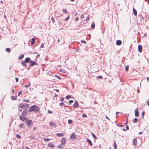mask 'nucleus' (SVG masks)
Returning a JSON list of instances; mask_svg holds the SVG:
<instances>
[{"mask_svg":"<svg viewBox=\"0 0 149 149\" xmlns=\"http://www.w3.org/2000/svg\"><path fill=\"white\" fill-rule=\"evenodd\" d=\"M63 11L65 13H67V11L66 9H64L63 10Z\"/></svg>","mask_w":149,"mask_h":149,"instance_id":"f704fd0d","label":"nucleus"},{"mask_svg":"<svg viewBox=\"0 0 149 149\" xmlns=\"http://www.w3.org/2000/svg\"><path fill=\"white\" fill-rule=\"evenodd\" d=\"M48 112L49 113H52V112L49 110H48Z\"/></svg>","mask_w":149,"mask_h":149,"instance_id":"37998d69","label":"nucleus"},{"mask_svg":"<svg viewBox=\"0 0 149 149\" xmlns=\"http://www.w3.org/2000/svg\"><path fill=\"white\" fill-rule=\"evenodd\" d=\"M40 110L39 107L36 105H33L31 106L29 108V111L31 112L34 111L36 113H37Z\"/></svg>","mask_w":149,"mask_h":149,"instance_id":"f257e3e1","label":"nucleus"},{"mask_svg":"<svg viewBox=\"0 0 149 149\" xmlns=\"http://www.w3.org/2000/svg\"><path fill=\"white\" fill-rule=\"evenodd\" d=\"M122 43V42L120 40H118L116 42V44L118 45H120Z\"/></svg>","mask_w":149,"mask_h":149,"instance_id":"9d476101","label":"nucleus"},{"mask_svg":"<svg viewBox=\"0 0 149 149\" xmlns=\"http://www.w3.org/2000/svg\"><path fill=\"white\" fill-rule=\"evenodd\" d=\"M37 129V128L36 127H34L33 128V130H36Z\"/></svg>","mask_w":149,"mask_h":149,"instance_id":"bf43d9fd","label":"nucleus"},{"mask_svg":"<svg viewBox=\"0 0 149 149\" xmlns=\"http://www.w3.org/2000/svg\"><path fill=\"white\" fill-rule=\"evenodd\" d=\"M98 77L99 79H102V77L101 76H99Z\"/></svg>","mask_w":149,"mask_h":149,"instance_id":"09e8293b","label":"nucleus"},{"mask_svg":"<svg viewBox=\"0 0 149 149\" xmlns=\"http://www.w3.org/2000/svg\"><path fill=\"white\" fill-rule=\"evenodd\" d=\"M35 39L34 38H33L31 41V43L32 45H33L35 43Z\"/></svg>","mask_w":149,"mask_h":149,"instance_id":"aec40b11","label":"nucleus"},{"mask_svg":"<svg viewBox=\"0 0 149 149\" xmlns=\"http://www.w3.org/2000/svg\"><path fill=\"white\" fill-rule=\"evenodd\" d=\"M95 23L94 22H93V24H91V27L92 29H94L95 28Z\"/></svg>","mask_w":149,"mask_h":149,"instance_id":"393cba45","label":"nucleus"},{"mask_svg":"<svg viewBox=\"0 0 149 149\" xmlns=\"http://www.w3.org/2000/svg\"><path fill=\"white\" fill-rule=\"evenodd\" d=\"M89 19V16H88L87 17L86 19V20L87 21H88Z\"/></svg>","mask_w":149,"mask_h":149,"instance_id":"c03bdc74","label":"nucleus"},{"mask_svg":"<svg viewBox=\"0 0 149 149\" xmlns=\"http://www.w3.org/2000/svg\"><path fill=\"white\" fill-rule=\"evenodd\" d=\"M27 111L26 110H24L22 113V115L23 116H25L26 113Z\"/></svg>","mask_w":149,"mask_h":149,"instance_id":"6ab92c4d","label":"nucleus"},{"mask_svg":"<svg viewBox=\"0 0 149 149\" xmlns=\"http://www.w3.org/2000/svg\"><path fill=\"white\" fill-rule=\"evenodd\" d=\"M49 139L48 138H45L44 139V141H49Z\"/></svg>","mask_w":149,"mask_h":149,"instance_id":"4c0bfd02","label":"nucleus"},{"mask_svg":"<svg viewBox=\"0 0 149 149\" xmlns=\"http://www.w3.org/2000/svg\"><path fill=\"white\" fill-rule=\"evenodd\" d=\"M44 47V44L43 43H42L41 44L40 47L43 48Z\"/></svg>","mask_w":149,"mask_h":149,"instance_id":"de8ad7c7","label":"nucleus"},{"mask_svg":"<svg viewBox=\"0 0 149 149\" xmlns=\"http://www.w3.org/2000/svg\"><path fill=\"white\" fill-rule=\"evenodd\" d=\"M19 126L21 128H22L24 127V124H21L19 125Z\"/></svg>","mask_w":149,"mask_h":149,"instance_id":"473e14b6","label":"nucleus"},{"mask_svg":"<svg viewBox=\"0 0 149 149\" xmlns=\"http://www.w3.org/2000/svg\"><path fill=\"white\" fill-rule=\"evenodd\" d=\"M148 105L149 106V101L147 103Z\"/></svg>","mask_w":149,"mask_h":149,"instance_id":"338daca9","label":"nucleus"},{"mask_svg":"<svg viewBox=\"0 0 149 149\" xmlns=\"http://www.w3.org/2000/svg\"><path fill=\"white\" fill-rule=\"evenodd\" d=\"M6 52H10L11 49L10 48H7L6 49Z\"/></svg>","mask_w":149,"mask_h":149,"instance_id":"5701e85b","label":"nucleus"},{"mask_svg":"<svg viewBox=\"0 0 149 149\" xmlns=\"http://www.w3.org/2000/svg\"><path fill=\"white\" fill-rule=\"evenodd\" d=\"M73 102V101L72 100H70L69 101V102L70 104L72 103Z\"/></svg>","mask_w":149,"mask_h":149,"instance_id":"a19ab883","label":"nucleus"},{"mask_svg":"<svg viewBox=\"0 0 149 149\" xmlns=\"http://www.w3.org/2000/svg\"><path fill=\"white\" fill-rule=\"evenodd\" d=\"M92 135L93 137L94 138V139H97L96 136H95V134L93 133H92Z\"/></svg>","mask_w":149,"mask_h":149,"instance_id":"b1692460","label":"nucleus"},{"mask_svg":"<svg viewBox=\"0 0 149 149\" xmlns=\"http://www.w3.org/2000/svg\"><path fill=\"white\" fill-rule=\"evenodd\" d=\"M50 125L54 127H56V124L54 122H51L50 123Z\"/></svg>","mask_w":149,"mask_h":149,"instance_id":"f8f14e48","label":"nucleus"},{"mask_svg":"<svg viewBox=\"0 0 149 149\" xmlns=\"http://www.w3.org/2000/svg\"><path fill=\"white\" fill-rule=\"evenodd\" d=\"M60 70L61 72L63 73H64L65 72V70L63 69H61Z\"/></svg>","mask_w":149,"mask_h":149,"instance_id":"72a5a7b5","label":"nucleus"},{"mask_svg":"<svg viewBox=\"0 0 149 149\" xmlns=\"http://www.w3.org/2000/svg\"><path fill=\"white\" fill-rule=\"evenodd\" d=\"M116 125H117L118 126H119L121 127H123L124 126V125H119L118 124H117Z\"/></svg>","mask_w":149,"mask_h":149,"instance_id":"79ce46f5","label":"nucleus"},{"mask_svg":"<svg viewBox=\"0 0 149 149\" xmlns=\"http://www.w3.org/2000/svg\"><path fill=\"white\" fill-rule=\"evenodd\" d=\"M26 123L28 126L29 127L31 125V124L32 123V121L31 120H27Z\"/></svg>","mask_w":149,"mask_h":149,"instance_id":"39448f33","label":"nucleus"},{"mask_svg":"<svg viewBox=\"0 0 149 149\" xmlns=\"http://www.w3.org/2000/svg\"><path fill=\"white\" fill-rule=\"evenodd\" d=\"M70 138L71 139H72L73 140H75L76 139L75 136L73 133L71 134V136H70Z\"/></svg>","mask_w":149,"mask_h":149,"instance_id":"0eeeda50","label":"nucleus"},{"mask_svg":"<svg viewBox=\"0 0 149 149\" xmlns=\"http://www.w3.org/2000/svg\"><path fill=\"white\" fill-rule=\"evenodd\" d=\"M11 92L12 93H13L14 92V89H12L11 91Z\"/></svg>","mask_w":149,"mask_h":149,"instance_id":"864d4df0","label":"nucleus"},{"mask_svg":"<svg viewBox=\"0 0 149 149\" xmlns=\"http://www.w3.org/2000/svg\"><path fill=\"white\" fill-rule=\"evenodd\" d=\"M147 81H148V82H149V77H148V78H147Z\"/></svg>","mask_w":149,"mask_h":149,"instance_id":"e2e57ef3","label":"nucleus"},{"mask_svg":"<svg viewBox=\"0 0 149 149\" xmlns=\"http://www.w3.org/2000/svg\"><path fill=\"white\" fill-rule=\"evenodd\" d=\"M81 42L84 43H86V42L84 40H81Z\"/></svg>","mask_w":149,"mask_h":149,"instance_id":"a18cd8bd","label":"nucleus"},{"mask_svg":"<svg viewBox=\"0 0 149 149\" xmlns=\"http://www.w3.org/2000/svg\"><path fill=\"white\" fill-rule=\"evenodd\" d=\"M86 140L88 142L90 146H92V143L91 140L88 139H87Z\"/></svg>","mask_w":149,"mask_h":149,"instance_id":"1a4fd4ad","label":"nucleus"},{"mask_svg":"<svg viewBox=\"0 0 149 149\" xmlns=\"http://www.w3.org/2000/svg\"><path fill=\"white\" fill-rule=\"evenodd\" d=\"M128 68H129V66H127L125 67V70L126 71H128Z\"/></svg>","mask_w":149,"mask_h":149,"instance_id":"e433bc0d","label":"nucleus"},{"mask_svg":"<svg viewBox=\"0 0 149 149\" xmlns=\"http://www.w3.org/2000/svg\"><path fill=\"white\" fill-rule=\"evenodd\" d=\"M143 134V132H140L139 133V134Z\"/></svg>","mask_w":149,"mask_h":149,"instance_id":"052dcab7","label":"nucleus"},{"mask_svg":"<svg viewBox=\"0 0 149 149\" xmlns=\"http://www.w3.org/2000/svg\"><path fill=\"white\" fill-rule=\"evenodd\" d=\"M137 120H138V119L137 118H135L133 120V122L134 123H135L137 122Z\"/></svg>","mask_w":149,"mask_h":149,"instance_id":"7c9ffc66","label":"nucleus"},{"mask_svg":"<svg viewBox=\"0 0 149 149\" xmlns=\"http://www.w3.org/2000/svg\"><path fill=\"white\" fill-rule=\"evenodd\" d=\"M63 104H64L63 103H61L60 104V105L61 106H63Z\"/></svg>","mask_w":149,"mask_h":149,"instance_id":"3c124183","label":"nucleus"},{"mask_svg":"<svg viewBox=\"0 0 149 149\" xmlns=\"http://www.w3.org/2000/svg\"><path fill=\"white\" fill-rule=\"evenodd\" d=\"M26 62H25L24 61H23L22 63V64L24 66H26Z\"/></svg>","mask_w":149,"mask_h":149,"instance_id":"c756f323","label":"nucleus"},{"mask_svg":"<svg viewBox=\"0 0 149 149\" xmlns=\"http://www.w3.org/2000/svg\"><path fill=\"white\" fill-rule=\"evenodd\" d=\"M48 146L51 148H52L54 147V145L52 143H50L48 144Z\"/></svg>","mask_w":149,"mask_h":149,"instance_id":"2eb2a0df","label":"nucleus"},{"mask_svg":"<svg viewBox=\"0 0 149 149\" xmlns=\"http://www.w3.org/2000/svg\"><path fill=\"white\" fill-rule=\"evenodd\" d=\"M69 17H67L66 18H65V20H66V21H67V20L68 19H69Z\"/></svg>","mask_w":149,"mask_h":149,"instance_id":"603ef678","label":"nucleus"},{"mask_svg":"<svg viewBox=\"0 0 149 149\" xmlns=\"http://www.w3.org/2000/svg\"><path fill=\"white\" fill-rule=\"evenodd\" d=\"M64 100V98L63 97H62L61 99V101L62 102H63V101Z\"/></svg>","mask_w":149,"mask_h":149,"instance_id":"8fccbe9b","label":"nucleus"},{"mask_svg":"<svg viewBox=\"0 0 149 149\" xmlns=\"http://www.w3.org/2000/svg\"><path fill=\"white\" fill-rule=\"evenodd\" d=\"M133 10L134 14L135 16L137 14L136 10L134 8H133Z\"/></svg>","mask_w":149,"mask_h":149,"instance_id":"9b49d317","label":"nucleus"},{"mask_svg":"<svg viewBox=\"0 0 149 149\" xmlns=\"http://www.w3.org/2000/svg\"><path fill=\"white\" fill-rule=\"evenodd\" d=\"M16 137L18 139H19L20 138V136L18 134H17L16 135Z\"/></svg>","mask_w":149,"mask_h":149,"instance_id":"58836bf2","label":"nucleus"},{"mask_svg":"<svg viewBox=\"0 0 149 149\" xmlns=\"http://www.w3.org/2000/svg\"><path fill=\"white\" fill-rule=\"evenodd\" d=\"M134 112H135V115L136 117H139V111L138 110V109L137 108H136L135 110H134Z\"/></svg>","mask_w":149,"mask_h":149,"instance_id":"7ed1b4c3","label":"nucleus"},{"mask_svg":"<svg viewBox=\"0 0 149 149\" xmlns=\"http://www.w3.org/2000/svg\"><path fill=\"white\" fill-rule=\"evenodd\" d=\"M30 60V59L29 58H26L25 60L24 61L26 63H28Z\"/></svg>","mask_w":149,"mask_h":149,"instance_id":"ddd939ff","label":"nucleus"},{"mask_svg":"<svg viewBox=\"0 0 149 149\" xmlns=\"http://www.w3.org/2000/svg\"><path fill=\"white\" fill-rule=\"evenodd\" d=\"M11 99L13 100H15L17 99V97L16 96H13L12 95L11 96Z\"/></svg>","mask_w":149,"mask_h":149,"instance_id":"a211bd4d","label":"nucleus"},{"mask_svg":"<svg viewBox=\"0 0 149 149\" xmlns=\"http://www.w3.org/2000/svg\"><path fill=\"white\" fill-rule=\"evenodd\" d=\"M24 106V105L23 104H21L19 105L18 108L19 109H20V108H23Z\"/></svg>","mask_w":149,"mask_h":149,"instance_id":"6e6552de","label":"nucleus"},{"mask_svg":"<svg viewBox=\"0 0 149 149\" xmlns=\"http://www.w3.org/2000/svg\"><path fill=\"white\" fill-rule=\"evenodd\" d=\"M144 113H145L144 111H143L142 112V116H143H143H144Z\"/></svg>","mask_w":149,"mask_h":149,"instance_id":"4d7b16f0","label":"nucleus"},{"mask_svg":"<svg viewBox=\"0 0 149 149\" xmlns=\"http://www.w3.org/2000/svg\"><path fill=\"white\" fill-rule=\"evenodd\" d=\"M22 91H19L18 93V95L19 96H20V95L22 94Z\"/></svg>","mask_w":149,"mask_h":149,"instance_id":"c85d7f7f","label":"nucleus"},{"mask_svg":"<svg viewBox=\"0 0 149 149\" xmlns=\"http://www.w3.org/2000/svg\"><path fill=\"white\" fill-rule=\"evenodd\" d=\"M51 19H52V21L53 23H54V22H55V20L54 19V18H53V17H52Z\"/></svg>","mask_w":149,"mask_h":149,"instance_id":"ea45409f","label":"nucleus"},{"mask_svg":"<svg viewBox=\"0 0 149 149\" xmlns=\"http://www.w3.org/2000/svg\"><path fill=\"white\" fill-rule=\"evenodd\" d=\"M84 16L83 15H82L81 16V18L83 19V18H84Z\"/></svg>","mask_w":149,"mask_h":149,"instance_id":"5fc2aeb1","label":"nucleus"},{"mask_svg":"<svg viewBox=\"0 0 149 149\" xmlns=\"http://www.w3.org/2000/svg\"><path fill=\"white\" fill-rule=\"evenodd\" d=\"M64 134L62 133H58L56 134V135L59 137H61L63 136Z\"/></svg>","mask_w":149,"mask_h":149,"instance_id":"dca6fc26","label":"nucleus"},{"mask_svg":"<svg viewBox=\"0 0 149 149\" xmlns=\"http://www.w3.org/2000/svg\"><path fill=\"white\" fill-rule=\"evenodd\" d=\"M71 97V95H68L66 97V98L67 99H69Z\"/></svg>","mask_w":149,"mask_h":149,"instance_id":"c9c22d12","label":"nucleus"},{"mask_svg":"<svg viewBox=\"0 0 149 149\" xmlns=\"http://www.w3.org/2000/svg\"><path fill=\"white\" fill-rule=\"evenodd\" d=\"M127 123V121H126V123H125V125H126Z\"/></svg>","mask_w":149,"mask_h":149,"instance_id":"774afa93","label":"nucleus"},{"mask_svg":"<svg viewBox=\"0 0 149 149\" xmlns=\"http://www.w3.org/2000/svg\"><path fill=\"white\" fill-rule=\"evenodd\" d=\"M114 148L115 149H116L117 145L115 141L114 142Z\"/></svg>","mask_w":149,"mask_h":149,"instance_id":"bb28decb","label":"nucleus"},{"mask_svg":"<svg viewBox=\"0 0 149 149\" xmlns=\"http://www.w3.org/2000/svg\"><path fill=\"white\" fill-rule=\"evenodd\" d=\"M78 106V103L77 101L75 102L74 104V108L77 107Z\"/></svg>","mask_w":149,"mask_h":149,"instance_id":"f3484780","label":"nucleus"},{"mask_svg":"<svg viewBox=\"0 0 149 149\" xmlns=\"http://www.w3.org/2000/svg\"><path fill=\"white\" fill-rule=\"evenodd\" d=\"M78 17H76V18L75 19L76 21H78Z\"/></svg>","mask_w":149,"mask_h":149,"instance_id":"13d9d810","label":"nucleus"},{"mask_svg":"<svg viewBox=\"0 0 149 149\" xmlns=\"http://www.w3.org/2000/svg\"><path fill=\"white\" fill-rule=\"evenodd\" d=\"M55 90L56 92H59V90L58 89H56Z\"/></svg>","mask_w":149,"mask_h":149,"instance_id":"6e6d98bb","label":"nucleus"},{"mask_svg":"<svg viewBox=\"0 0 149 149\" xmlns=\"http://www.w3.org/2000/svg\"><path fill=\"white\" fill-rule=\"evenodd\" d=\"M4 17L5 18L6 17V16L5 15H4Z\"/></svg>","mask_w":149,"mask_h":149,"instance_id":"69168bd1","label":"nucleus"},{"mask_svg":"<svg viewBox=\"0 0 149 149\" xmlns=\"http://www.w3.org/2000/svg\"><path fill=\"white\" fill-rule=\"evenodd\" d=\"M106 117L107 119H108L109 120H110L109 119L107 116H106Z\"/></svg>","mask_w":149,"mask_h":149,"instance_id":"0e129e2a","label":"nucleus"},{"mask_svg":"<svg viewBox=\"0 0 149 149\" xmlns=\"http://www.w3.org/2000/svg\"><path fill=\"white\" fill-rule=\"evenodd\" d=\"M126 129L128 130H129V127H128V126H127L126 127Z\"/></svg>","mask_w":149,"mask_h":149,"instance_id":"680f3d73","label":"nucleus"},{"mask_svg":"<svg viewBox=\"0 0 149 149\" xmlns=\"http://www.w3.org/2000/svg\"><path fill=\"white\" fill-rule=\"evenodd\" d=\"M37 65L36 63L33 61H30L29 63V65L30 66H33L34 65Z\"/></svg>","mask_w":149,"mask_h":149,"instance_id":"20e7f679","label":"nucleus"},{"mask_svg":"<svg viewBox=\"0 0 149 149\" xmlns=\"http://www.w3.org/2000/svg\"><path fill=\"white\" fill-rule=\"evenodd\" d=\"M15 79L16 82H18L19 80L18 79L17 77H15Z\"/></svg>","mask_w":149,"mask_h":149,"instance_id":"49530a36","label":"nucleus"},{"mask_svg":"<svg viewBox=\"0 0 149 149\" xmlns=\"http://www.w3.org/2000/svg\"><path fill=\"white\" fill-rule=\"evenodd\" d=\"M19 119L20 120H24L25 119V118L23 116H21L19 117Z\"/></svg>","mask_w":149,"mask_h":149,"instance_id":"4be33fe9","label":"nucleus"},{"mask_svg":"<svg viewBox=\"0 0 149 149\" xmlns=\"http://www.w3.org/2000/svg\"><path fill=\"white\" fill-rule=\"evenodd\" d=\"M133 143L134 145H135L137 144V140L136 139H134L133 140Z\"/></svg>","mask_w":149,"mask_h":149,"instance_id":"4468645a","label":"nucleus"},{"mask_svg":"<svg viewBox=\"0 0 149 149\" xmlns=\"http://www.w3.org/2000/svg\"><path fill=\"white\" fill-rule=\"evenodd\" d=\"M30 84L31 83L30 82H29L28 84H27L25 85L24 86V87L25 88L29 87Z\"/></svg>","mask_w":149,"mask_h":149,"instance_id":"412c9836","label":"nucleus"},{"mask_svg":"<svg viewBox=\"0 0 149 149\" xmlns=\"http://www.w3.org/2000/svg\"><path fill=\"white\" fill-rule=\"evenodd\" d=\"M24 55L23 54H22L20 56H19V58L20 59H22L24 57Z\"/></svg>","mask_w":149,"mask_h":149,"instance_id":"a878e982","label":"nucleus"},{"mask_svg":"<svg viewBox=\"0 0 149 149\" xmlns=\"http://www.w3.org/2000/svg\"><path fill=\"white\" fill-rule=\"evenodd\" d=\"M65 142V138H63L61 139V143L58 146V147L60 148H63L64 146Z\"/></svg>","mask_w":149,"mask_h":149,"instance_id":"f03ea898","label":"nucleus"},{"mask_svg":"<svg viewBox=\"0 0 149 149\" xmlns=\"http://www.w3.org/2000/svg\"><path fill=\"white\" fill-rule=\"evenodd\" d=\"M82 116L84 118H86L87 117L86 114L85 113L83 114Z\"/></svg>","mask_w":149,"mask_h":149,"instance_id":"2f4dec72","label":"nucleus"},{"mask_svg":"<svg viewBox=\"0 0 149 149\" xmlns=\"http://www.w3.org/2000/svg\"><path fill=\"white\" fill-rule=\"evenodd\" d=\"M68 123L69 124H70L72 123V120L69 119L68 121Z\"/></svg>","mask_w":149,"mask_h":149,"instance_id":"cd10ccee","label":"nucleus"},{"mask_svg":"<svg viewBox=\"0 0 149 149\" xmlns=\"http://www.w3.org/2000/svg\"><path fill=\"white\" fill-rule=\"evenodd\" d=\"M138 50L140 52H142V47L141 45H139L138 46Z\"/></svg>","mask_w":149,"mask_h":149,"instance_id":"423d86ee","label":"nucleus"}]
</instances>
